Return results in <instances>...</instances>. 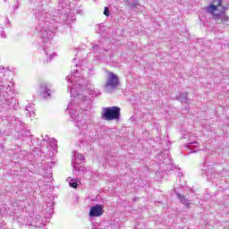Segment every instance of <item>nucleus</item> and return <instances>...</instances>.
Instances as JSON below:
<instances>
[{
	"instance_id": "obj_7",
	"label": "nucleus",
	"mask_w": 229,
	"mask_h": 229,
	"mask_svg": "<svg viewBox=\"0 0 229 229\" xmlns=\"http://www.w3.org/2000/svg\"><path fill=\"white\" fill-rule=\"evenodd\" d=\"M31 226H39L42 225V216H37L34 224H30Z\"/></svg>"
},
{
	"instance_id": "obj_3",
	"label": "nucleus",
	"mask_w": 229,
	"mask_h": 229,
	"mask_svg": "<svg viewBox=\"0 0 229 229\" xmlns=\"http://www.w3.org/2000/svg\"><path fill=\"white\" fill-rule=\"evenodd\" d=\"M106 72H107L108 75L104 85L105 89H106V90H115V89L121 85L119 76L112 72L106 71Z\"/></svg>"
},
{
	"instance_id": "obj_11",
	"label": "nucleus",
	"mask_w": 229,
	"mask_h": 229,
	"mask_svg": "<svg viewBox=\"0 0 229 229\" xmlns=\"http://www.w3.org/2000/svg\"><path fill=\"white\" fill-rule=\"evenodd\" d=\"M49 176H53V174H49Z\"/></svg>"
},
{
	"instance_id": "obj_5",
	"label": "nucleus",
	"mask_w": 229,
	"mask_h": 229,
	"mask_svg": "<svg viewBox=\"0 0 229 229\" xmlns=\"http://www.w3.org/2000/svg\"><path fill=\"white\" fill-rule=\"evenodd\" d=\"M177 197L180 199L181 203L184 205L185 207H191V200H189L187 198H185L184 195L177 193Z\"/></svg>"
},
{
	"instance_id": "obj_6",
	"label": "nucleus",
	"mask_w": 229,
	"mask_h": 229,
	"mask_svg": "<svg viewBox=\"0 0 229 229\" xmlns=\"http://www.w3.org/2000/svg\"><path fill=\"white\" fill-rule=\"evenodd\" d=\"M66 182H68L70 187H72L73 189H78V181L76 179L68 177Z\"/></svg>"
},
{
	"instance_id": "obj_2",
	"label": "nucleus",
	"mask_w": 229,
	"mask_h": 229,
	"mask_svg": "<svg viewBox=\"0 0 229 229\" xmlns=\"http://www.w3.org/2000/svg\"><path fill=\"white\" fill-rule=\"evenodd\" d=\"M101 117L104 121H119L121 119V107L116 106L104 107Z\"/></svg>"
},
{
	"instance_id": "obj_8",
	"label": "nucleus",
	"mask_w": 229,
	"mask_h": 229,
	"mask_svg": "<svg viewBox=\"0 0 229 229\" xmlns=\"http://www.w3.org/2000/svg\"><path fill=\"white\" fill-rule=\"evenodd\" d=\"M218 19H221L220 22H228L229 21V17L225 14H222Z\"/></svg>"
},
{
	"instance_id": "obj_9",
	"label": "nucleus",
	"mask_w": 229,
	"mask_h": 229,
	"mask_svg": "<svg viewBox=\"0 0 229 229\" xmlns=\"http://www.w3.org/2000/svg\"><path fill=\"white\" fill-rule=\"evenodd\" d=\"M104 15H106V17H110V9L108 7L104 8Z\"/></svg>"
},
{
	"instance_id": "obj_1",
	"label": "nucleus",
	"mask_w": 229,
	"mask_h": 229,
	"mask_svg": "<svg viewBox=\"0 0 229 229\" xmlns=\"http://www.w3.org/2000/svg\"><path fill=\"white\" fill-rule=\"evenodd\" d=\"M226 10L228 7L223 5V0H212L209 5L206 7V12L215 19H219L221 15H225Z\"/></svg>"
},
{
	"instance_id": "obj_4",
	"label": "nucleus",
	"mask_w": 229,
	"mask_h": 229,
	"mask_svg": "<svg viewBox=\"0 0 229 229\" xmlns=\"http://www.w3.org/2000/svg\"><path fill=\"white\" fill-rule=\"evenodd\" d=\"M103 216V206L97 204L92 206L89 210V216L90 217H99Z\"/></svg>"
},
{
	"instance_id": "obj_10",
	"label": "nucleus",
	"mask_w": 229,
	"mask_h": 229,
	"mask_svg": "<svg viewBox=\"0 0 229 229\" xmlns=\"http://www.w3.org/2000/svg\"><path fill=\"white\" fill-rule=\"evenodd\" d=\"M44 89H47V86H43Z\"/></svg>"
}]
</instances>
